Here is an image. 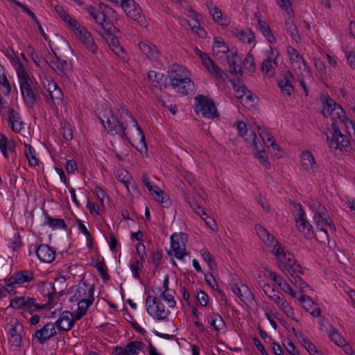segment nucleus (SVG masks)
<instances>
[{"label": "nucleus", "instance_id": "680f3d73", "mask_svg": "<svg viewBox=\"0 0 355 355\" xmlns=\"http://www.w3.org/2000/svg\"><path fill=\"white\" fill-rule=\"evenodd\" d=\"M217 50L218 53H227L230 49L227 44L223 40H218L216 38L214 40V45H213V51H216Z\"/></svg>", "mask_w": 355, "mask_h": 355}, {"label": "nucleus", "instance_id": "cd10ccee", "mask_svg": "<svg viewBox=\"0 0 355 355\" xmlns=\"http://www.w3.org/2000/svg\"><path fill=\"white\" fill-rule=\"evenodd\" d=\"M301 162L303 168L309 171V166L312 173H315L318 171V166L315 160L313 154L308 150L304 151L301 155Z\"/></svg>", "mask_w": 355, "mask_h": 355}, {"label": "nucleus", "instance_id": "8fccbe9b", "mask_svg": "<svg viewBox=\"0 0 355 355\" xmlns=\"http://www.w3.org/2000/svg\"><path fill=\"white\" fill-rule=\"evenodd\" d=\"M253 299L254 295L250 288L247 285L241 284V300L243 302L248 304Z\"/></svg>", "mask_w": 355, "mask_h": 355}, {"label": "nucleus", "instance_id": "4c0bfd02", "mask_svg": "<svg viewBox=\"0 0 355 355\" xmlns=\"http://www.w3.org/2000/svg\"><path fill=\"white\" fill-rule=\"evenodd\" d=\"M44 216L46 219V224H47L50 227L59 229H65L67 227V225L63 219L52 218L46 211H44Z\"/></svg>", "mask_w": 355, "mask_h": 355}, {"label": "nucleus", "instance_id": "052dcab7", "mask_svg": "<svg viewBox=\"0 0 355 355\" xmlns=\"http://www.w3.org/2000/svg\"><path fill=\"white\" fill-rule=\"evenodd\" d=\"M95 267L96 268V269L101 274V277L104 280L108 281L110 279V276L108 274L107 268L103 261L97 262L95 265Z\"/></svg>", "mask_w": 355, "mask_h": 355}, {"label": "nucleus", "instance_id": "864d4df0", "mask_svg": "<svg viewBox=\"0 0 355 355\" xmlns=\"http://www.w3.org/2000/svg\"><path fill=\"white\" fill-rule=\"evenodd\" d=\"M130 268L132 272L133 277L141 282L139 272L144 268L143 263H141V261H130Z\"/></svg>", "mask_w": 355, "mask_h": 355}, {"label": "nucleus", "instance_id": "5701e85b", "mask_svg": "<svg viewBox=\"0 0 355 355\" xmlns=\"http://www.w3.org/2000/svg\"><path fill=\"white\" fill-rule=\"evenodd\" d=\"M34 279V274L32 270H22L15 272L10 276L8 281L16 284H21L33 281Z\"/></svg>", "mask_w": 355, "mask_h": 355}, {"label": "nucleus", "instance_id": "b1692460", "mask_svg": "<svg viewBox=\"0 0 355 355\" xmlns=\"http://www.w3.org/2000/svg\"><path fill=\"white\" fill-rule=\"evenodd\" d=\"M51 51L54 53L55 57L52 58L51 63L49 64V66L52 69H53L55 71V73L60 77H66V69L68 66L67 62L64 60H61L52 49Z\"/></svg>", "mask_w": 355, "mask_h": 355}, {"label": "nucleus", "instance_id": "0eeeda50", "mask_svg": "<svg viewBox=\"0 0 355 355\" xmlns=\"http://www.w3.org/2000/svg\"><path fill=\"white\" fill-rule=\"evenodd\" d=\"M9 306L15 309H21L30 314L44 309V306L36 302L35 298L25 296L16 297L10 300Z\"/></svg>", "mask_w": 355, "mask_h": 355}, {"label": "nucleus", "instance_id": "338daca9", "mask_svg": "<svg viewBox=\"0 0 355 355\" xmlns=\"http://www.w3.org/2000/svg\"><path fill=\"white\" fill-rule=\"evenodd\" d=\"M11 63L13 65H17L16 67V72L17 77H19V75L20 74V72L22 71L24 74L27 73L28 72L26 71L23 64L19 60V58L17 55H13V57L10 60Z\"/></svg>", "mask_w": 355, "mask_h": 355}, {"label": "nucleus", "instance_id": "a18cd8bd", "mask_svg": "<svg viewBox=\"0 0 355 355\" xmlns=\"http://www.w3.org/2000/svg\"><path fill=\"white\" fill-rule=\"evenodd\" d=\"M200 253L204 261L207 263L209 269L211 270H216L217 268V264L209 250L206 248H203Z\"/></svg>", "mask_w": 355, "mask_h": 355}, {"label": "nucleus", "instance_id": "2f4dec72", "mask_svg": "<svg viewBox=\"0 0 355 355\" xmlns=\"http://www.w3.org/2000/svg\"><path fill=\"white\" fill-rule=\"evenodd\" d=\"M47 286V291L48 293H44V288L42 289V293L43 295L46 296L48 297V302L47 303L44 304H42L44 306V309H50L53 307L55 305V303L54 302V296L57 294V292L55 291V288L53 285L51 284H46Z\"/></svg>", "mask_w": 355, "mask_h": 355}, {"label": "nucleus", "instance_id": "49530a36", "mask_svg": "<svg viewBox=\"0 0 355 355\" xmlns=\"http://www.w3.org/2000/svg\"><path fill=\"white\" fill-rule=\"evenodd\" d=\"M297 263V261L295 259L293 254L290 252L289 251H287V258L283 266V268H282V270L288 277H289V274H291V270H290L289 269H293L294 263Z\"/></svg>", "mask_w": 355, "mask_h": 355}, {"label": "nucleus", "instance_id": "13d9d810", "mask_svg": "<svg viewBox=\"0 0 355 355\" xmlns=\"http://www.w3.org/2000/svg\"><path fill=\"white\" fill-rule=\"evenodd\" d=\"M300 336L302 337V344L305 349L309 352L311 355H315L318 353V349L314 344L310 342V340L303 337L302 333H300Z\"/></svg>", "mask_w": 355, "mask_h": 355}, {"label": "nucleus", "instance_id": "603ef678", "mask_svg": "<svg viewBox=\"0 0 355 355\" xmlns=\"http://www.w3.org/2000/svg\"><path fill=\"white\" fill-rule=\"evenodd\" d=\"M289 278L291 282L295 286L300 287L302 291H303L305 288H310L309 284L298 275L289 274Z\"/></svg>", "mask_w": 355, "mask_h": 355}, {"label": "nucleus", "instance_id": "ea45409f", "mask_svg": "<svg viewBox=\"0 0 355 355\" xmlns=\"http://www.w3.org/2000/svg\"><path fill=\"white\" fill-rule=\"evenodd\" d=\"M263 291L275 304H279L284 296L281 297L275 293V286L269 284H264L263 285Z\"/></svg>", "mask_w": 355, "mask_h": 355}, {"label": "nucleus", "instance_id": "7ed1b4c3", "mask_svg": "<svg viewBox=\"0 0 355 355\" xmlns=\"http://www.w3.org/2000/svg\"><path fill=\"white\" fill-rule=\"evenodd\" d=\"M331 121V137L327 133L326 134L327 142L328 143L329 148L334 153L337 150L342 152L343 148H344L347 153H351L353 148L347 135L341 132L337 121L334 118H333Z\"/></svg>", "mask_w": 355, "mask_h": 355}, {"label": "nucleus", "instance_id": "37998d69", "mask_svg": "<svg viewBox=\"0 0 355 355\" xmlns=\"http://www.w3.org/2000/svg\"><path fill=\"white\" fill-rule=\"evenodd\" d=\"M148 78L155 87L159 88L160 90L162 89L161 83L164 78L163 73L156 72L155 71H150L148 73Z\"/></svg>", "mask_w": 355, "mask_h": 355}, {"label": "nucleus", "instance_id": "e433bc0d", "mask_svg": "<svg viewBox=\"0 0 355 355\" xmlns=\"http://www.w3.org/2000/svg\"><path fill=\"white\" fill-rule=\"evenodd\" d=\"M144 344L141 341H131L125 345V355H138L143 350Z\"/></svg>", "mask_w": 355, "mask_h": 355}, {"label": "nucleus", "instance_id": "dca6fc26", "mask_svg": "<svg viewBox=\"0 0 355 355\" xmlns=\"http://www.w3.org/2000/svg\"><path fill=\"white\" fill-rule=\"evenodd\" d=\"M170 84L176 92L183 95H187L194 89V84L189 76L183 79H178L176 80V83L175 81H171Z\"/></svg>", "mask_w": 355, "mask_h": 355}, {"label": "nucleus", "instance_id": "f3484780", "mask_svg": "<svg viewBox=\"0 0 355 355\" xmlns=\"http://www.w3.org/2000/svg\"><path fill=\"white\" fill-rule=\"evenodd\" d=\"M226 58L229 64L230 73L236 76L239 75L240 77L243 76V65L241 64L242 59L238 54L237 51H236L231 55H227Z\"/></svg>", "mask_w": 355, "mask_h": 355}, {"label": "nucleus", "instance_id": "7c9ffc66", "mask_svg": "<svg viewBox=\"0 0 355 355\" xmlns=\"http://www.w3.org/2000/svg\"><path fill=\"white\" fill-rule=\"evenodd\" d=\"M234 35L239 38L241 42L248 44L252 42L255 39L254 34L248 28L245 30L235 28L234 31Z\"/></svg>", "mask_w": 355, "mask_h": 355}, {"label": "nucleus", "instance_id": "20e7f679", "mask_svg": "<svg viewBox=\"0 0 355 355\" xmlns=\"http://www.w3.org/2000/svg\"><path fill=\"white\" fill-rule=\"evenodd\" d=\"M62 319L59 318L55 323L51 322H47L40 329H37L33 334V339L36 338L39 344H44L50 338L57 335L55 328L59 331H64V324H62Z\"/></svg>", "mask_w": 355, "mask_h": 355}, {"label": "nucleus", "instance_id": "de8ad7c7", "mask_svg": "<svg viewBox=\"0 0 355 355\" xmlns=\"http://www.w3.org/2000/svg\"><path fill=\"white\" fill-rule=\"evenodd\" d=\"M205 279L207 284L211 288L217 291L222 297H225V293L218 288V282L211 273L205 274Z\"/></svg>", "mask_w": 355, "mask_h": 355}, {"label": "nucleus", "instance_id": "2eb2a0df", "mask_svg": "<svg viewBox=\"0 0 355 355\" xmlns=\"http://www.w3.org/2000/svg\"><path fill=\"white\" fill-rule=\"evenodd\" d=\"M79 40L81 41L84 46L89 51L92 53L95 54L98 51V46L95 43L94 37L91 33H89L87 28H80L78 31V35Z\"/></svg>", "mask_w": 355, "mask_h": 355}, {"label": "nucleus", "instance_id": "a211bd4d", "mask_svg": "<svg viewBox=\"0 0 355 355\" xmlns=\"http://www.w3.org/2000/svg\"><path fill=\"white\" fill-rule=\"evenodd\" d=\"M305 212L302 208H300V211L298 218L296 219V223L298 225L300 232L304 234V236L308 239H311L314 237V232L312 225L304 218Z\"/></svg>", "mask_w": 355, "mask_h": 355}, {"label": "nucleus", "instance_id": "f8f14e48", "mask_svg": "<svg viewBox=\"0 0 355 355\" xmlns=\"http://www.w3.org/2000/svg\"><path fill=\"white\" fill-rule=\"evenodd\" d=\"M104 128L106 129L108 135L112 136L118 135L120 138L130 142V139L125 132L127 125L117 117L113 116L110 121H107Z\"/></svg>", "mask_w": 355, "mask_h": 355}, {"label": "nucleus", "instance_id": "c756f323", "mask_svg": "<svg viewBox=\"0 0 355 355\" xmlns=\"http://www.w3.org/2000/svg\"><path fill=\"white\" fill-rule=\"evenodd\" d=\"M258 24L259 28L261 33L264 35L266 40L270 43H275L276 39L275 35H273L272 30L270 26L266 23V21H263L261 18H258Z\"/></svg>", "mask_w": 355, "mask_h": 355}, {"label": "nucleus", "instance_id": "1a4fd4ad", "mask_svg": "<svg viewBox=\"0 0 355 355\" xmlns=\"http://www.w3.org/2000/svg\"><path fill=\"white\" fill-rule=\"evenodd\" d=\"M121 6L128 17L136 21L141 26H147L145 16L141 13V9L134 0H121Z\"/></svg>", "mask_w": 355, "mask_h": 355}, {"label": "nucleus", "instance_id": "0e129e2a", "mask_svg": "<svg viewBox=\"0 0 355 355\" xmlns=\"http://www.w3.org/2000/svg\"><path fill=\"white\" fill-rule=\"evenodd\" d=\"M209 322L216 331H219L220 330V324L223 325L225 324L223 318L219 314H214L212 316H211L209 319Z\"/></svg>", "mask_w": 355, "mask_h": 355}, {"label": "nucleus", "instance_id": "3c124183", "mask_svg": "<svg viewBox=\"0 0 355 355\" xmlns=\"http://www.w3.org/2000/svg\"><path fill=\"white\" fill-rule=\"evenodd\" d=\"M243 67L250 73H253L256 71V64L253 55L249 53L243 62Z\"/></svg>", "mask_w": 355, "mask_h": 355}, {"label": "nucleus", "instance_id": "412c9836", "mask_svg": "<svg viewBox=\"0 0 355 355\" xmlns=\"http://www.w3.org/2000/svg\"><path fill=\"white\" fill-rule=\"evenodd\" d=\"M299 301L301 303L304 309L309 312L313 317H320L321 315V310L318 304L311 300V298L306 295H302L299 297Z\"/></svg>", "mask_w": 355, "mask_h": 355}, {"label": "nucleus", "instance_id": "f704fd0d", "mask_svg": "<svg viewBox=\"0 0 355 355\" xmlns=\"http://www.w3.org/2000/svg\"><path fill=\"white\" fill-rule=\"evenodd\" d=\"M274 248L276 249L275 255L278 261L279 267L282 269L287 258V251L284 250V248L282 247L278 241H276Z\"/></svg>", "mask_w": 355, "mask_h": 355}, {"label": "nucleus", "instance_id": "69168bd1", "mask_svg": "<svg viewBox=\"0 0 355 355\" xmlns=\"http://www.w3.org/2000/svg\"><path fill=\"white\" fill-rule=\"evenodd\" d=\"M277 305L288 317L292 318L294 315L293 309L286 302L284 297L282 299V302H279V304H277Z\"/></svg>", "mask_w": 355, "mask_h": 355}, {"label": "nucleus", "instance_id": "9d476101", "mask_svg": "<svg viewBox=\"0 0 355 355\" xmlns=\"http://www.w3.org/2000/svg\"><path fill=\"white\" fill-rule=\"evenodd\" d=\"M94 293V285L87 283L83 279H80L76 286H71L68 293H73L74 294L69 299L71 302H78L84 299L89 298L90 290Z\"/></svg>", "mask_w": 355, "mask_h": 355}, {"label": "nucleus", "instance_id": "4be33fe9", "mask_svg": "<svg viewBox=\"0 0 355 355\" xmlns=\"http://www.w3.org/2000/svg\"><path fill=\"white\" fill-rule=\"evenodd\" d=\"M295 81V78L291 71H287L284 78L278 80V86L281 89L282 92L286 94L288 96H291L294 92V87L292 82Z\"/></svg>", "mask_w": 355, "mask_h": 355}, {"label": "nucleus", "instance_id": "f03ea898", "mask_svg": "<svg viewBox=\"0 0 355 355\" xmlns=\"http://www.w3.org/2000/svg\"><path fill=\"white\" fill-rule=\"evenodd\" d=\"M312 210L314 212L313 222L318 230L323 232L327 240L329 239L327 227L335 232L336 231V226L329 216L326 207L322 205L320 202L317 201L313 203Z\"/></svg>", "mask_w": 355, "mask_h": 355}, {"label": "nucleus", "instance_id": "c85d7f7f", "mask_svg": "<svg viewBox=\"0 0 355 355\" xmlns=\"http://www.w3.org/2000/svg\"><path fill=\"white\" fill-rule=\"evenodd\" d=\"M155 190L153 191L151 196L157 201L164 208H168L172 202L169 196L164 193L158 186H155Z\"/></svg>", "mask_w": 355, "mask_h": 355}, {"label": "nucleus", "instance_id": "423d86ee", "mask_svg": "<svg viewBox=\"0 0 355 355\" xmlns=\"http://www.w3.org/2000/svg\"><path fill=\"white\" fill-rule=\"evenodd\" d=\"M146 307L148 313L157 320H164L170 313L157 297L148 295L146 299Z\"/></svg>", "mask_w": 355, "mask_h": 355}, {"label": "nucleus", "instance_id": "6e6552de", "mask_svg": "<svg viewBox=\"0 0 355 355\" xmlns=\"http://www.w3.org/2000/svg\"><path fill=\"white\" fill-rule=\"evenodd\" d=\"M86 8L90 16L92 17L98 24L96 29H103L107 24L113 25L112 18L115 11L109 6L105 8L103 12H99L96 7L92 6H87Z\"/></svg>", "mask_w": 355, "mask_h": 355}, {"label": "nucleus", "instance_id": "aec40b11", "mask_svg": "<svg viewBox=\"0 0 355 355\" xmlns=\"http://www.w3.org/2000/svg\"><path fill=\"white\" fill-rule=\"evenodd\" d=\"M320 98L323 105L322 113L325 118L331 116L333 112L340 106L327 93L322 94Z\"/></svg>", "mask_w": 355, "mask_h": 355}, {"label": "nucleus", "instance_id": "ddd939ff", "mask_svg": "<svg viewBox=\"0 0 355 355\" xmlns=\"http://www.w3.org/2000/svg\"><path fill=\"white\" fill-rule=\"evenodd\" d=\"M97 33L105 40L106 43L112 50L120 44L117 34L120 33L119 28L115 27L114 25H105V28L103 29H96Z\"/></svg>", "mask_w": 355, "mask_h": 355}, {"label": "nucleus", "instance_id": "4468645a", "mask_svg": "<svg viewBox=\"0 0 355 355\" xmlns=\"http://www.w3.org/2000/svg\"><path fill=\"white\" fill-rule=\"evenodd\" d=\"M33 250L43 263H50L55 260V251L47 244H40L38 247H35Z\"/></svg>", "mask_w": 355, "mask_h": 355}, {"label": "nucleus", "instance_id": "58836bf2", "mask_svg": "<svg viewBox=\"0 0 355 355\" xmlns=\"http://www.w3.org/2000/svg\"><path fill=\"white\" fill-rule=\"evenodd\" d=\"M286 30L288 34H290L291 38L298 43L300 41V34L296 25L293 23V21L288 19L285 23Z\"/></svg>", "mask_w": 355, "mask_h": 355}, {"label": "nucleus", "instance_id": "6e6d98bb", "mask_svg": "<svg viewBox=\"0 0 355 355\" xmlns=\"http://www.w3.org/2000/svg\"><path fill=\"white\" fill-rule=\"evenodd\" d=\"M174 293L175 291L171 290L169 292H162L160 295V297L166 302L170 308H174L176 305V302L173 296Z\"/></svg>", "mask_w": 355, "mask_h": 355}, {"label": "nucleus", "instance_id": "72a5a7b5", "mask_svg": "<svg viewBox=\"0 0 355 355\" xmlns=\"http://www.w3.org/2000/svg\"><path fill=\"white\" fill-rule=\"evenodd\" d=\"M139 48L141 52L144 53L149 59H156L159 51L155 45H149L145 42H140Z\"/></svg>", "mask_w": 355, "mask_h": 355}, {"label": "nucleus", "instance_id": "c03bdc74", "mask_svg": "<svg viewBox=\"0 0 355 355\" xmlns=\"http://www.w3.org/2000/svg\"><path fill=\"white\" fill-rule=\"evenodd\" d=\"M207 69L211 75H214L217 78L221 79L223 80H225L228 77L227 74L214 61L213 63L209 64V69Z\"/></svg>", "mask_w": 355, "mask_h": 355}, {"label": "nucleus", "instance_id": "774afa93", "mask_svg": "<svg viewBox=\"0 0 355 355\" xmlns=\"http://www.w3.org/2000/svg\"><path fill=\"white\" fill-rule=\"evenodd\" d=\"M329 338L338 346H340L345 343V339L335 330L329 333Z\"/></svg>", "mask_w": 355, "mask_h": 355}, {"label": "nucleus", "instance_id": "393cba45", "mask_svg": "<svg viewBox=\"0 0 355 355\" xmlns=\"http://www.w3.org/2000/svg\"><path fill=\"white\" fill-rule=\"evenodd\" d=\"M121 112L120 113V118L122 119L123 116H128L130 119L131 121L133 123V125L136 128L138 131V135L140 137V143L142 147L144 148L145 153H147L148 147L146 142L145 135L139 125L137 119L132 115L130 112L123 107H121Z\"/></svg>", "mask_w": 355, "mask_h": 355}, {"label": "nucleus", "instance_id": "79ce46f5", "mask_svg": "<svg viewBox=\"0 0 355 355\" xmlns=\"http://www.w3.org/2000/svg\"><path fill=\"white\" fill-rule=\"evenodd\" d=\"M25 155L28 161L30 166H37L39 164V159L35 157V150L34 148L28 144H25Z\"/></svg>", "mask_w": 355, "mask_h": 355}, {"label": "nucleus", "instance_id": "39448f33", "mask_svg": "<svg viewBox=\"0 0 355 355\" xmlns=\"http://www.w3.org/2000/svg\"><path fill=\"white\" fill-rule=\"evenodd\" d=\"M198 103L196 105L195 111L197 114L207 119H214L219 116L214 100L204 95H198L195 98Z\"/></svg>", "mask_w": 355, "mask_h": 355}, {"label": "nucleus", "instance_id": "09e8293b", "mask_svg": "<svg viewBox=\"0 0 355 355\" xmlns=\"http://www.w3.org/2000/svg\"><path fill=\"white\" fill-rule=\"evenodd\" d=\"M94 301V295L91 289L89 293V298L84 299L80 302H78V310H83L84 313H87V309L93 304Z\"/></svg>", "mask_w": 355, "mask_h": 355}, {"label": "nucleus", "instance_id": "f257e3e1", "mask_svg": "<svg viewBox=\"0 0 355 355\" xmlns=\"http://www.w3.org/2000/svg\"><path fill=\"white\" fill-rule=\"evenodd\" d=\"M17 78L24 104L27 107L33 108L37 99L40 98L36 87L37 83L31 79L28 73L24 74L22 71Z\"/></svg>", "mask_w": 355, "mask_h": 355}, {"label": "nucleus", "instance_id": "bb28decb", "mask_svg": "<svg viewBox=\"0 0 355 355\" xmlns=\"http://www.w3.org/2000/svg\"><path fill=\"white\" fill-rule=\"evenodd\" d=\"M189 76V71L178 64H173L168 71V77L171 81H175L178 79H183Z\"/></svg>", "mask_w": 355, "mask_h": 355}, {"label": "nucleus", "instance_id": "4d7b16f0", "mask_svg": "<svg viewBox=\"0 0 355 355\" xmlns=\"http://www.w3.org/2000/svg\"><path fill=\"white\" fill-rule=\"evenodd\" d=\"M244 139L248 147L252 148L253 150L255 149V148L259 147L257 141L258 137L253 131H251L250 135L247 134L244 137Z\"/></svg>", "mask_w": 355, "mask_h": 355}, {"label": "nucleus", "instance_id": "9b49d317", "mask_svg": "<svg viewBox=\"0 0 355 355\" xmlns=\"http://www.w3.org/2000/svg\"><path fill=\"white\" fill-rule=\"evenodd\" d=\"M187 239V234L174 233L171 236V247L174 252L175 257L182 260L185 255L189 253L187 252L185 242Z\"/></svg>", "mask_w": 355, "mask_h": 355}, {"label": "nucleus", "instance_id": "e2e57ef3", "mask_svg": "<svg viewBox=\"0 0 355 355\" xmlns=\"http://www.w3.org/2000/svg\"><path fill=\"white\" fill-rule=\"evenodd\" d=\"M0 85L6 89L5 94L8 95L11 92V85L8 79L6 77L5 69L2 70L0 68Z\"/></svg>", "mask_w": 355, "mask_h": 355}, {"label": "nucleus", "instance_id": "5fc2aeb1", "mask_svg": "<svg viewBox=\"0 0 355 355\" xmlns=\"http://www.w3.org/2000/svg\"><path fill=\"white\" fill-rule=\"evenodd\" d=\"M54 89L53 91H49V95L51 98V100L55 103L59 104L60 102L62 101L63 94L60 88L58 87L57 84L54 83L53 85Z\"/></svg>", "mask_w": 355, "mask_h": 355}, {"label": "nucleus", "instance_id": "6ab92c4d", "mask_svg": "<svg viewBox=\"0 0 355 355\" xmlns=\"http://www.w3.org/2000/svg\"><path fill=\"white\" fill-rule=\"evenodd\" d=\"M8 1L11 3L12 5L19 7L22 9V11L26 13L28 16H29L35 22V24L37 25L38 31L41 34L42 37L44 40H48L49 37L48 35L44 33L38 19L35 16L33 12H32L26 5L23 4L22 3L19 2L17 0H8Z\"/></svg>", "mask_w": 355, "mask_h": 355}, {"label": "nucleus", "instance_id": "c9c22d12", "mask_svg": "<svg viewBox=\"0 0 355 355\" xmlns=\"http://www.w3.org/2000/svg\"><path fill=\"white\" fill-rule=\"evenodd\" d=\"M253 154L261 164L266 166L267 168H270V163L268 161V157L264 148L259 147L255 148V149L253 150Z\"/></svg>", "mask_w": 355, "mask_h": 355}, {"label": "nucleus", "instance_id": "bf43d9fd", "mask_svg": "<svg viewBox=\"0 0 355 355\" xmlns=\"http://www.w3.org/2000/svg\"><path fill=\"white\" fill-rule=\"evenodd\" d=\"M198 215L200 216L202 219L205 220L206 224L210 227L211 230H215L218 228L215 220L213 218L209 216L204 209H202L201 213H198Z\"/></svg>", "mask_w": 355, "mask_h": 355}, {"label": "nucleus", "instance_id": "a878e982", "mask_svg": "<svg viewBox=\"0 0 355 355\" xmlns=\"http://www.w3.org/2000/svg\"><path fill=\"white\" fill-rule=\"evenodd\" d=\"M8 123L15 132H20L24 128V123L19 113L13 108L8 109Z\"/></svg>", "mask_w": 355, "mask_h": 355}, {"label": "nucleus", "instance_id": "473e14b6", "mask_svg": "<svg viewBox=\"0 0 355 355\" xmlns=\"http://www.w3.org/2000/svg\"><path fill=\"white\" fill-rule=\"evenodd\" d=\"M96 114L103 126H105L107 121H110L113 116H114L111 108L107 105L102 107L101 109L98 108Z\"/></svg>", "mask_w": 355, "mask_h": 355}, {"label": "nucleus", "instance_id": "a19ab883", "mask_svg": "<svg viewBox=\"0 0 355 355\" xmlns=\"http://www.w3.org/2000/svg\"><path fill=\"white\" fill-rule=\"evenodd\" d=\"M209 13L211 15L213 19L218 24L221 26H227V24L223 22V21L227 20V17H223V13L221 10L218 7L214 6L209 8Z\"/></svg>", "mask_w": 355, "mask_h": 355}]
</instances>
